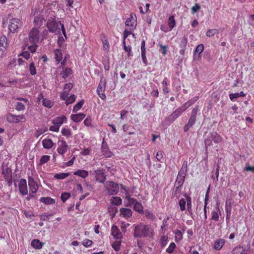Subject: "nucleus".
I'll use <instances>...</instances> for the list:
<instances>
[{"mask_svg":"<svg viewBox=\"0 0 254 254\" xmlns=\"http://www.w3.org/2000/svg\"><path fill=\"white\" fill-rule=\"evenodd\" d=\"M151 233L150 227L143 224H139L135 227L133 235L135 237L144 238Z\"/></svg>","mask_w":254,"mask_h":254,"instance_id":"1","label":"nucleus"},{"mask_svg":"<svg viewBox=\"0 0 254 254\" xmlns=\"http://www.w3.org/2000/svg\"><path fill=\"white\" fill-rule=\"evenodd\" d=\"M105 187L109 195H116L119 191V185L113 181H107Z\"/></svg>","mask_w":254,"mask_h":254,"instance_id":"2","label":"nucleus"},{"mask_svg":"<svg viewBox=\"0 0 254 254\" xmlns=\"http://www.w3.org/2000/svg\"><path fill=\"white\" fill-rule=\"evenodd\" d=\"M2 175L5 181L7 182V185L10 187L13 182L12 172L10 168L6 166L2 167L1 168Z\"/></svg>","mask_w":254,"mask_h":254,"instance_id":"3","label":"nucleus"},{"mask_svg":"<svg viewBox=\"0 0 254 254\" xmlns=\"http://www.w3.org/2000/svg\"><path fill=\"white\" fill-rule=\"evenodd\" d=\"M22 25V22L18 18H13L10 20L8 29L12 33L18 32Z\"/></svg>","mask_w":254,"mask_h":254,"instance_id":"4","label":"nucleus"},{"mask_svg":"<svg viewBox=\"0 0 254 254\" xmlns=\"http://www.w3.org/2000/svg\"><path fill=\"white\" fill-rule=\"evenodd\" d=\"M72 71L71 68L68 67H64V66L61 65L60 66L57 68L56 77L59 78L61 76L63 78L65 79L72 74Z\"/></svg>","mask_w":254,"mask_h":254,"instance_id":"5","label":"nucleus"},{"mask_svg":"<svg viewBox=\"0 0 254 254\" xmlns=\"http://www.w3.org/2000/svg\"><path fill=\"white\" fill-rule=\"evenodd\" d=\"M69 148L70 147L65 140L62 139L58 141L57 151L59 154L64 156Z\"/></svg>","mask_w":254,"mask_h":254,"instance_id":"6","label":"nucleus"},{"mask_svg":"<svg viewBox=\"0 0 254 254\" xmlns=\"http://www.w3.org/2000/svg\"><path fill=\"white\" fill-rule=\"evenodd\" d=\"M106 84V81L105 78L104 77H101L97 89V93L98 96L103 100H105L106 98L105 94Z\"/></svg>","mask_w":254,"mask_h":254,"instance_id":"7","label":"nucleus"},{"mask_svg":"<svg viewBox=\"0 0 254 254\" xmlns=\"http://www.w3.org/2000/svg\"><path fill=\"white\" fill-rule=\"evenodd\" d=\"M28 38L30 43H37L40 39V32L38 29L33 28L29 32Z\"/></svg>","mask_w":254,"mask_h":254,"instance_id":"8","label":"nucleus"},{"mask_svg":"<svg viewBox=\"0 0 254 254\" xmlns=\"http://www.w3.org/2000/svg\"><path fill=\"white\" fill-rule=\"evenodd\" d=\"M125 24L130 31L134 30L137 25L136 15L134 14L131 13L129 17L127 19Z\"/></svg>","mask_w":254,"mask_h":254,"instance_id":"9","label":"nucleus"},{"mask_svg":"<svg viewBox=\"0 0 254 254\" xmlns=\"http://www.w3.org/2000/svg\"><path fill=\"white\" fill-rule=\"evenodd\" d=\"M6 120L8 122L10 123H18L20 122H24L25 118L23 115H15L9 113L6 116Z\"/></svg>","mask_w":254,"mask_h":254,"instance_id":"10","label":"nucleus"},{"mask_svg":"<svg viewBox=\"0 0 254 254\" xmlns=\"http://www.w3.org/2000/svg\"><path fill=\"white\" fill-rule=\"evenodd\" d=\"M54 58L58 64L61 62V65L65 66V64L66 62V58L63 59V55L61 50L56 49L54 51Z\"/></svg>","mask_w":254,"mask_h":254,"instance_id":"11","label":"nucleus"},{"mask_svg":"<svg viewBox=\"0 0 254 254\" xmlns=\"http://www.w3.org/2000/svg\"><path fill=\"white\" fill-rule=\"evenodd\" d=\"M129 202L133 205V210L139 213L143 212V207L141 203L139 202L135 198H130Z\"/></svg>","mask_w":254,"mask_h":254,"instance_id":"12","label":"nucleus"},{"mask_svg":"<svg viewBox=\"0 0 254 254\" xmlns=\"http://www.w3.org/2000/svg\"><path fill=\"white\" fill-rule=\"evenodd\" d=\"M186 175V171L181 170L178 173L175 186H178L179 187H182L184 184Z\"/></svg>","mask_w":254,"mask_h":254,"instance_id":"13","label":"nucleus"},{"mask_svg":"<svg viewBox=\"0 0 254 254\" xmlns=\"http://www.w3.org/2000/svg\"><path fill=\"white\" fill-rule=\"evenodd\" d=\"M28 185L30 190L32 193H36L38 189V185L37 182L35 181L32 176H28Z\"/></svg>","mask_w":254,"mask_h":254,"instance_id":"14","label":"nucleus"},{"mask_svg":"<svg viewBox=\"0 0 254 254\" xmlns=\"http://www.w3.org/2000/svg\"><path fill=\"white\" fill-rule=\"evenodd\" d=\"M19 190L20 193L23 195H26L28 193L27 182L25 179H21L18 184Z\"/></svg>","mask_w":254,"mask_h":254,"instance_id":"15","label":"nucleus"},{"mask_svg":"<svg viewBox=\"0 0 254 254\" xmlns=\"http://www.w3.org/2000/svg\"><path fill=\"white\" fill-rule=\"evenodd\" d=\"M47 27L51 33L56 32L59 29V25L57 22L54 19H49L47 22Z\"/></svg>","mask_w":254,"mask_h":254,"instance_id":"16","label":"nucleus"},{"mask_svg":"<svg viewBox=\"0 0 254 254\" xmlns=\"http://www.w3.org/2000/svg\"><path fill=\"white\" fill-rule=\"evenodd\" d=\"M96 180L99 183H103L106 180L105 171L103 169L97 170L95 171Z\"/></svg>","mask_w":254,"mask_h":254,"instance_id":"17","label":"nucleus"},{"mask_svg":"<svg viewBox=\"0 0 254 254\" xmlns=\"http://www.w3.org/2000/svg\"><path fill=\"white\" fill-rule=\"evenodd\" d=\"M7 45V38L5 36L0 37V57H2Z\"/></svg>","mask_w":254,"mask_h":254,"instance_id":"18","label":"nucleus"},{"mask_svg":"<svg viewBox=\"0 0 254 254\" xmlns=\"http://www.w3.org/2000/svg\"><path fill=\"white\" fill-rule=\"evenodd\" d=\"M111 234L113 237L117 240H121L123 238L122 233L116 225H113L112 227Z\"/></svg>","mask_w":254,"mask_h":254,"instance_id":"19","label":"nucleus"},{"mask_svg":"<svg viewBox=\"0 0 254 254\" xmlns=\"http://www.w3.org/2000/svg\"><path fill=\"white\" fill-rule=\"evenodd\" d=\"M18 100L20 101L17 102L15 105V109L17 111H23L25 108V103H27L28 100L26 98H20Z\"/></svg>","mask_w":254,"mask_h":254,"instance_id":"20","label":"nucleus"},{"mask_svg":"<svg viewBox=\"0 0 254 254\" xmlns=\"http://www.w3.org/2000/svg\"><path fill=\"white\" fill-rule=\"evenodd\" d=\"M67 118L65 115H62L61 116L55 118L52 121L54 125H57L61 127L64 123H66Z\"/></svg>","mask_w":254,"mask_h":254,"instance_id":"21","label":"nucleus"},{"mask_svg":"<svg viewBox=\"0 0 254 254\" xmlns=\"http://www.w3.org/2000/svg\"><path fill=\"white\" fill-rule=\"evenodd\" d=\"M120 215L125 219H128L132 216V212L131 209L127 208H122L120 210Z\"/></svg>","mask_w":254,"mask_h":254,"instance_id":"22","label":"nucleus"},{"mask_svg":"<svg viewBox=\"0 0 254 254\" xmlns=\"http://www.w3.org/2000/svg\"><path fill=\"white\" fill-rule=\"evenodd\" d=\"M196 118L190 117L188 123L184 127V132L188 131L190 127H191L196 122Z\"/></svg>","mask_w":254,"mask_h":254,"instance_id":"23","label":"nucleus"},{"mask_svg":"<svg viewBox=\"0 0 254 254\" xmlns=\"http://www.w3.org/2000/svg\"><path fill=\"white\" fill-rule=\"evenodd\" d=\"M85 117V114L83 113H79L77 114H71V119L75 123H78L81 121Z\"/></svg>","mask_w":254,"mask_h":254,"instance_id":"24","label":"nucleus"},{"mask_svg":"<svg viewBox=\"0 0 254 254\" xmlns=\"http://www.w3.org/2000/svg\"><path fill=\"white\" fill-rule=\"evenodd\" d=\"M54 142L51 139L45 138L42 140V145L45 149H50L54 146Z\"/></svg>","mask_w":254,"mask_h":254,"instance_id":"25","label":"nucleus"},{"mask_svg":"<svg viewBox=\"0 0 254 254\" xmlns=\"http://www.w3.org/2000/svg\"><path fill=\"white\" fill-rule=\"evenodd\" d=\"M210 136L212 140L215 143H219L222 142V137L216 132H211L210 133Z\"/></svg>","mask_w":254,"mask_h":254,"instance_id":"26","label":"nucleus"},{"mask_svg":"<svg viewBox=\"0 0 254 254\" xmlns=\"http://www.w3.org/2000/svg\"><path fill=\"white\" fill-rule=\"evenodd\" d=\"M103 155L106 157H111L113 155V153L109 150L107 145L103 144L101 147Z\"/></svg>","mask_w":254,"mask_h":254,"instance_id":"27","label":"nucleus"},{"mask_svg":"<svg viewBox=\"0 0 254 254\" xmlns=\"http://www.w3.org/2000/svg\"><path fill=\"white\" fill-rule=\"evenodd\" d=\"M225 243V241L223 239H219L217 240L214 243V248L216 250L219 251L222 248Z\"/></svg>","mask_w":254,"mask_h":254,"instance_id":"28","label":"nucleus"},{"mask_svg":"<svg viewBox=\"0 0 254 254\" xmlns=\"http://www.w3.org/2000/svg\"><path fill=\"white\" fill-rule=\"evenodd\" d=\"M73 175L85 179L88 176L89 173L88 171L86 170L79 169L74 172Z\"/></svg>","mask_w":254,"mask_h":254,"instance_id":"29","label":"nucleus"},{"mask_svg":"<svg viewBox=\"0 0 254 254\" xmlns=\"http://www.w3.org/2000/svg\"><path fill=\"white\" fill-rule=\"evenodd\" d=\"M44 243H41L38 239H34L31 241V246L35 249H40L42 248Z\"/></svg>","mask_w":254,"mask_h":254,"instance_id":"30","label":"nucleus"},{"mask_svg":"<svg viewBox=\"0 0 254 254\" xmlns=\"http://www.w3.org/2000/svg\"><path fill=\"white\" fill-rule=\"evenodd\" d=\"M183 113V112L182 111L181 109L178 108L170 115V118L173 121H174L180 116Z\"/></svg>","mask_w":254,"mask_h":254,"instance_id":"31","label":"nucleus"},{"mask_svg":"<svg viewBox=\"0 0 254 254\" xmlns=\"http://www.w3.org/2000/svg\"><path fill=\"white\" fill-rule=\"evenodd\" d=\"M40 201L45 204H53L55 203V200L50 197H42L40 199Z\"/></svg>","mask_w":254,"mask_h":254,"instance_id":"32","label":"nucleus"},{"mask_svg":"<svg viewBox=\"0 0 254 254\" xmlns=\"http://www.w3.org/2000/svg\"><path fill=\"white\" fill-rule=\"evenodd\" d=\"M220 213V211L219 207L216 208V211L213 210L211 212V220H214L215 221H218L219 220V214Z\"/></svg>","mask_w":254,"mask_h":254,"instance_id":"33","label":"nucleus"},{"mask_svg":"<svg viewBox=\"0 0 254 254\" xmlns=\"http://www.w3.org/2000/svg\"><path fill=\"white\" fill-rule=\"evenodd\" d=\"M168 25L170 28V31L176 26V23L175 19V16L174 15H171L169 17L168 20Z\"/></svg>","mask_w":254,"mask_h":254,"instance_id":"34","label":"nucleus"},{"mask_svg":"<svg viewBox=\"0 0 254 254\" xmlns=\"http://www.w3.org/2000/svg\"><path fill=\"white\" fill-rule=\"evenodd\" d=\"M168 78L167 77H165L162 82V85L163 86V92L165 94H168L169 92V90L168 87Z\"/></svg>","mask_w":254,"mask_h":254,"instance_id":"35","label":"nucleus"},{"mask_svg":"<svg viewBox=\"0 0 254 254\" xmlns=\"http://www.w3.org/2000/svg\"><path fill=\"white\" fill-rule=\"evenodd\" d=\"M246 94L243 91L240 93H231L229 94V98L231 101H233L235 99L238 98L239 97H244Z\"/></svg>","mask_w":254,"mask_h":254,"instance_id":"36","label":"nucleus"},{"mask_svg":"<svg viewBox=\"0 0 254 254\" xmlns=\"http://www.w3.org/2000/svg\"><path fill=\"white\" fill-rule=\"evenodd\" d=\"M111 202L113 205L118 206L122 204V200L120 197L113 196L111 199Z\"/></svg>","mask_w":254,"mask_h":254,"instance_id":"37","label":"nucleus"},{"mask_svg":"<svg viewBox=\"0 0 254 254\" xmlns=\"http://www.w3.org/2000/svg\"><path fill=\"white\" fill-rule=\"evenodd\" d=\"M102 42L103 44V48L104 50L108 51L110 49V45L108 42V40L105 36H104L103 38H102Z\"/></svg>","mask_w":254,"mask_h":254,"instance_id":"38","label":"nucleus"},{"mask_svg":"<svg viewBox=\"0 0 254 254\" xmlns=\"http://www.w3.org/2000/svg\"><path fill=\"white\" fill-rule=\"evenodd\" d=\"M204 50V45L202 44H200L196 46L194 51V55L195 54H198V58H200V54Z\"/></svg>","mask_w":254,"mask_h":254,"instance_id":"39","label":"nucleus"},{"mask_svg":"<svg viewBox=\"0 0 254 254\" xmlns=\"http://www.w3.org/2000/svg\"><path fill=\"white\" fill-rule=\"evenodd\" d=\"M245 250L243 249V247L238 246L235 247L232 251V254H244Z\"/></svg>","mask_w":254,"mask_h":254,"instance_id":"40","label":"nucleus"},{"mask_svg":"<svg viewBox=\"0 0 254 254\" xmlns=\"http://www.w3.org/2000/svg\"><path fill=\"white\" fill-rule=\"evenodd\" d=\"M69 175V174L68 173H61L55 174L54 178L57 179L62 180L67 178Z\"/></svg>","mask_w":254,"mask_h":254,"instance_id":"41","label":"nucleus"},{"mask_svg":"<svg viewBox=\"0 0 254 254\" xmlns=\"http://www.w3.org/2000/svg\"><path fill=\"white\" fill-rule=\"evenodd\" d=\"M123 48L125 51L127 53L128 57L132 56L131 55V47L130 46H127L126 42L125 40L123 41Z\"/></svg>","mask_w":254,"mask_h":254,"instance_id":"42","label":"nucleus"},{"mask_svg":"<svg viewBox=\"0 0 254 254\" xmlns=\"http://www.w3.org/2000/svg\"><path fill=\"white\" fill-rule=\"evenodd\" d=\"M185 196L187 199V206L188 208V211L190 213H192V209H191V199L190 197L185 194Z\"/></svg>","mask_w":254,"mask_h":254,"instance_id":"43","label":"nucleus"},{"mask_svg":"<svg viewBox=\"0 0 254 254\" xmlns=\"http://www.w3.org/2000/svg\"><path fill=\"white\" fill-rule=\"evenodd\" d=\"M175 239L176 242H179L182 240L183 234L181 231L179 230H176L175 232Z\"/></svg>","mask_w":254,"mask_h":254,"instance_id":"44","label":"nucleus"},{"mask_svg":"<svg viewBox=\"0 0 254 254\" xmlns=\"http://www.w3.org/2000/svg\"><path fill=\"white\" fill-rule=\"evenodd\" d=\"M121 245V241H120V240H116L113 243L112 247L115 251L118 252L120 250Z\"/></svg>","mask_w":254,"mask_h":254,"instance_id":"45","label":"nucleus"},{"mask_svg":"<svg viewBox=\"0 0 254 254\" xmlns=\"http://www.w3.org/2000/svg\"><path fill=\"white\" fill-rule=\"evenodd\" d=\"M62 134L66 137H70L71 135V131L70 128L63 127L61 130Z\"/></svg>","mask_w":254,"mask_h":254,"instance_id":"46","label":"nucleus"},{"mask_svg":"<svg viewBox=\"0 0 254 254\" xmlns=\"http://www.w3.org/2000/svg\"><path fill=\"white\" fill-rule=\"evenodd\" d=\"M42 104L44 106L50 108L53 106L54 103L52 101L44 98L42 100Z\"/></svg>","mask_w":254,"mask_h":254,"instance_id":"47","label":"nucleus"},{"mask_svg":"<svg viewBox=\"0 0 254 254\" xmlns=\"http://www.w3.org/2000/svg\"><path fill=\"white\" fill-rule=\"evenodd\" d=\"M37 43H31L30 45H29V44H27V46L28 47V50L32 53H33L36 52L37 48Z\"/></svg>","mask_w":254,"mask_h":254,"instance_id":"48","label":"nucleus"},{"mask_svg":"<svg viewBox=\"0 0 254 254\" xmlns=\"http://www.w3.org/2000/svg\"><path fill=\"white\" fill-rule=\"evenodd\" d=\"M187 203V199L185 200L184 198L181 199L179 201V205L180 208V210L182 211H184L186 209V204Z\"/></svg>","mask_w":254,"mask_h":254,"instance_id":"49","label":"nucleus"},{"mask_svg":"<svg viewBox=\"0 0 254 254\" xmlns=\"http://www.w3.org/2000/svg\"><path fill=\"white\" fill-rule=\"evenodd\" d=\"M84 103L83 100H81L80 101L78 102L73 108L72 112H76L78 110H79L82 107Z\"/></svg>","mask_w":254,"mask_h":254,"instance_id":"50","label":"nucleus"},{"mask_svg":"<svg viewBox=\"0 0 254 254\" xmlns=\"http://www.w3.org/2000/svg\"><path fill=\"white\" fill-rule=\"evenodd\" d=\"M218 33V31L216 29H208L206 33V36L211 37Z\"/></svg>","mask_w":254,"mask_h":254,"instance_id":"51","label":"nucleus"},{"mask_svg":"<svg viewBox=\"0 0 254 254\" xmlns=\"http://www.w3.org/2000/svg\"><path fill=\"white\" fill-rule=\"evenodd\" d=\"M76 100V96L75 95L73 94L68 97L65 100V104L67 106L69 104L73 103Z\"/></svg>","mask_w":254,"mask_h":254,"instance_id":"52","label":"nucleus"},{"mask_svg":"<svg viewBox=\"0 0 254 254\" xmlns=\"http://www.w3.org/2000/svg\"><path fill=\"white\" fill-rule=\"evenodd\" d=\"M181 187H179L178 186H175V188L173 192V195L174 197H176L177 198L179 197L181 191Z\"/></svg>","mask_w":254,"mask_h":254,"instance_id":"53","label":"nucleus"},{"mask_svg":"<svg viewBox=\"0 0 254 254\" xmlns=\"http://www.w3.org/2000/svg\"><path fill=\"white\" fill-rule=\"evenodd\" d=\"M29 70L30 74L32 75H34L36 74V67H35L34 64L33 62H31L29 65Z\"/></svg>","mask_w":254,"mask_h":254,"instance_id":"54","label":"nucleus"},{"mask_svg":"<svg viewBox=\"0 0 254 254\" xmlns=\"http://www.w3.org/2000/svg\"><path fill=\"white\" fill-rule=\"evenodd\" d=\"M168 237L167 236H163L160 239V245L162 248L166 246L167 243Z\"/></svg>","mask_w":254,"mask_h":254,"instance_id":"55","label":"nucleus"},{"mask_svg":"<svg viewBox=\"0 0 254 254\" xmlns=\"http://www.w3.org/2000/svg\"><path fill=\"white\" fill-rule=\"evenodd\" d=\"M50 156L49 155H43L41 157L39 165H42L48 162L50 159Z\"/></svg>","mask_w":254,"mask_h":254,"instance_id":"56","label":"nucleus"},{"mask_svg":"<svg viewBox=\"0 0 254 254\" xmlns=\"http://www.w3.org/2000/svg\"><path fill=\"white\" fill-rule=\"evenodd\" d=\"M158 46L160 47L161 50V53L163 55L165 56L167 54V49L168 48V46L167 45H163L161 44L158 43Z\"/></svg>","mask_w":254,"mask_h":254,"instance_id":"57","label":"nucleus"},{"mask_svg":"<svg viewBox=\"0 0 254 254\" xmlns=\"http://www.w3.org/2000/svg\"><path fill=\"white\" fill-rule=\"evenodd\" d=\"M176 246L174 243H171L168 248L166 249V252L169 254H172L175 249Z\"/></svg>","mask_w":254,"mask_h":254,"instance_id":"58","label":"nucleus"},{"mask_svg":"<svg viewBox=\"0 0 254 254\" xmlns=\"http://www.w3.org/2000/svg\"><path fill=\"white\" fill-rule=\"evenodd\" d=\"M84 191L90 193L93 190V187L91 184L86 183L85 185L84 186Z\"/></svg>","mask_w":254,"mask_h":254,"instance_id":"59","label":"nucleus"},{"mask_svg":"<svg viewBox=\"0 0 254 254\" xmlns=\"http://www.w3.org/2000/svg\"><path fill=\"white\" fill-rule=\"evenodd\" d=\"M84 125L86 127H92V120L90 117H87L83 122Z\"/></svg>","mask_w":254,"mask_h":254,"instance_id":"60","label":"nucleus"},{"mask_svg":"<svg viewBox=\"0 0 254 254\" xmlns=\"http://www.w3.org/2000/svg\"><path fill=\"white\" fill-rule=\"evenodd\" d=\"M205 146L207 148L208 146L212 145V140L210 136H208L207 138L204 140Z\"/></svg>","mask_w":254,"mask_h":254,"instance_id":"61","label":"nucleus"},{"mask_svg":"<svg viewBox=\"0 0 254 254\" xmlns=\"http://www.w3.org/2000/svg\"><path fill=\"white\" fill-rule=\"evenodd\" d=\"M70 196V194L68 192H63L61 194V199L64 202L67 199H68Z\"/></svg>","mask_w":254,"mask_h":254,"instance_id":"62","label":"nucleus"},{"mask_svg":"<svg viewBox=\"0 0 254 254\" xmlns=\"http://www.w3.org/2000/svg\"><path fill=\"white\" fill-rule=\"evenodd\" d=\"M199 108L198 106H195L192 110L191 115L190 117L196 119V115L198 111Z\"/></svg>","mask_w":254,"mask_h":254,"instance_id":"63","label":"nucleus"},{"mask_svg":"<svg viewBox=\"0 0 254 254\" xmlns=\"http://www.w3.org/2000/svg\"><path fill=\"white\" fill-rule=\"evenodd\" d=\"M19 57L22 56L26 60H28L30 57V54L28 51H24L20 53L19 55Z\"/></svg>","mask_w":254,"mask_h":254,"instance_id":"64","label":"nucleus"}]
</instances>
